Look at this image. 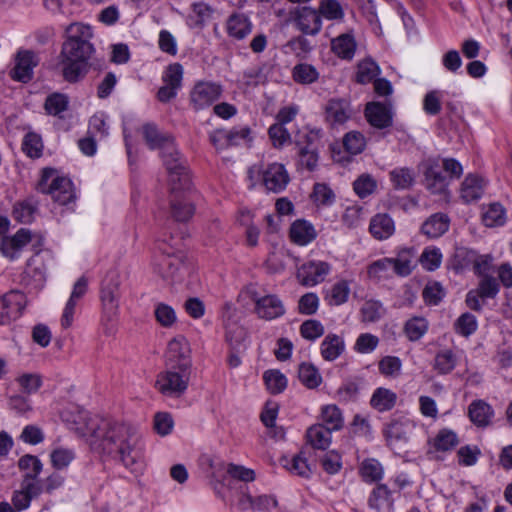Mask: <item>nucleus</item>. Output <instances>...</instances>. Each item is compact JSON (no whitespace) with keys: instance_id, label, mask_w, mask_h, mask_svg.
I'll return each mask as SVG.
<instances>
[{"instance_id":"bf43d9fd","label":"nucleus","mask_w":512,"mask_h":512,"mask_svg":"<svg viewBox=\"0 0 512 512\" xmlns=\"http://www.w3.org/2000/svg\"><path fill=\"white\" fill-rule=\"evenodd\" d=\"M376 186V181L369 174H362L353 183L354 191L361 198L372 194Z\"/></svg>"},{"instance_id":"4d7b16f0","label":"nucleus","mask_w":512,"mask_h":512,"mask_svg":"<svg viewBox=\"0 0 512 512\" xmlns=\"http://www.w3.org/2000/svg\"><path fill=\"white\" fill-rule=\"evenodd\" d=\"M301 336L309 341H314L324 334V326L320 321L309 319L300 326Z\"/></svg>"},{"instance_id":"a878e982","label":"nucleus","mask_w":512,"mask_h":512,"mask_svg":"<svg viewBox=\"0 0 512 512\" xmlns=\"http://www.w3.org/2000/svg\"><path fill=\"white\" fill-rule=\"evenodd\" d=\"M369 230L376 239L384 240L393 235L395 224L388 214H377L371 219Z\"/></svg>"},{"instance_id":"1a4fd4ad","label":"nucleus","mask_w":512,"mask_h":512,"mask_svg":"<svg viewBox=\"0 0 512 512\" xmlns=\"http://www.w3.org/2000/svg\"><path fill=\"white\" fill-rule=\"evenodd\" d=\"M424 185L432 194L446 195L449 181L442 174L441 164L437 159H428L422 164Z\"/></svg>"},{"instance_id":"473e14b6","label":"nucleus","mask_w":512,"mask_h":512,"mask_svg":"<svg viewBox=\"0 0 512 512\" xmlns=\"http://www.w3.org/2000/svg\"><path fill=\"white\" fill-rule=\"evenodd\" d=\"M227 29L230 36L236 39H243L251 32V23L243 14L230 16Z\"/></svg>"},{"instance_id":"ea45409f","label":"nucleus","mask_w":512,"mask_h":512,"mask_svg":"<svg viewBox=\"0 0 512 512\" xmlns=\"http://www.w3.org/2000/svg\"><path fill=\"white\" fill-rule=\"evenodd\" d=\"M389 176L390 181L396 189H408L413 185L415 181L414 172L406 167L393 169L389 173Z\"/></svg>"},{"instance_id":"6e6552de","label":"nucleus","mask_w":512,"mask_h":512,"mask_svg":"<svg viewBox=\"0 0 512 512\" xmlns=\"http://www.w3.org/2000/svg\"><path fill=\"white\" fill-rule=\"evenodd\" d=\"M166 367L191 369V348L184 336L179 335L169 341L166 351Z\"/></svg>"},{"instance_id":"4c0bfd02","label":"nucleus","mask_w":512,"mask_h":512,"mask_svg":"<svg viewBox=\"0 0 512 512\" xmlns=\"http://www.w3.org/2000/svg\"><path fill=\"white\" fill-rule=\"evenodd\" d=\"M18 468L23 473L22 477L37 479L43 469V464L37 456L26 454L18 460Z\"/></svg>"},{"instance_id":"49530a36","label":"nucleus","mask_w":512,"mask_h":512,"mask_svg":"<svg viewBox=\"0 0 512 512\" xmlns=\"http://www.w3.org/2000/svg\"><path fill=\"white\" fill-rule=\"evenodd\" d=\"M379 73L377 63L372 59H365L358 64L356 80L358 83L366 84L373 81Z\"/></svg>"},{"instance_id":"72a5a7b5","label":"nucleus","mask_w":512,"mask_h":512,"mask_svg":"<svg viewBox=\"0 0 512 512\" xmlns=\"http://www.w3.org/2000/svg\"><path fill=\"white\" fill-rule=\"evenodd\" d=\"M143 136L151 149L157 148L162 150L166 142L174 140L170 135L161 133L153 124H145L143 126Z\"/></svg>"},{"instance_id":"cd10ccee","label":"nucleus","mask_w":512,"mask_h":512,"mask_svg":"<svg viewBox=\"0 0 512 512\" xmlns=\"http://www.w3.org/2000/svg\"><path fill=\"white\" fill-rule=\"evenodd\" d=\"M470 420L479 427H485L493 416L492 407L483 400H475L468 407Z\"/></svg>"},{"instance_id":"f3484780","label":"nucleus","mask_w":512,"mask_h":512,"mask_svg":"<svg viewBox=\"0 0 512 512\" xmlns=\"http://www.w3.org/2000/svg\"><path fill=\"white\" fill-rule=\"evenodd\" d=\"M365 116L371 126L384 129L392 125L391 106L381 102H371L366 105Z\"/></svg>"},{"instance_id":"0e129e2a","label":"nucleus","mask_w":512,"mask_h":512,"mask_svg":"<svg viewBox=\"0 0 512 512\" xmlns=\"http://www.w3.org/2000/svg\"><path fill=\"white\" fill-rule=\"evenodd\" d=\"M343 145L349 153L359 154L365 148V138L361 133L352 131L345 135Z\"/></svg>"},{"instance_id":"ddd939ff","label":"nucleus","mask_w":512,"mask_h":512,"mask_svg":"<svg viewBox=\"0 0 512 512\" xmlns=\"http://www.w3.org/2000/svg\"><path fill=\"white\" fill-rule=\"evenodd\" d=\"M26 305V297L20 291H11L0 300V325L17 319Z\"/></svg>"},{"instance_id":"6ab92c4d","label":"nucleus","mask_w":512,"mask_h":512,"mask_svg":"<svg viewBox=\"0 0 512 512\" xmlns=\"http://www.w3.org/2000/svg\"><path fill=\"white\" fill-rule=\"evenodd\" d=\"M352 114L350 103L345 99H331L326 106V119L332 126L343 125Z\"/></svg>"},{"instance_id":"774afa93","label":"nucleus","mask_w":512,"mask_h":512,"mask_svg":"<svg viewBox=\"0 0 512 512\" xmlns=\"http://www.w3.org/2000/svg\"><path fill=\"white\" fill-rule=\"evenodd\" d=\"M67 106V97L59 93L50 95L45 102V109L51 115H59L67 109Z\"/></svg>"},{"instance_id":"4468645a","label":"nucleus","mask_w":512,"mask_h":512,"mask_svg":"<svg viewBox=\"0 0 512 512\" xmlns=\"http://www.w3.org/2000/svg\"><path fill=\"white\" fill-rule=\"evenodd\" d=\"M262 182L268 191L279 193L289 183V175L284 165L272 163L262 170Z\"/></svg>"},{"instance_id":"a19ab883","label":"nucleus","mask_w":512,"mask_h":512,"mask_svg":"<svg viewBox=\"0 0 512 512\" xmlns=\"http://www.w3.org/2000/svg\"><path fill=\"white\" fill-rule=\"evenodd\" d=\"M323 425L331 431L340 430L343 427V416L336 405H327L322 408Z\"/></svg>"},{"instance_id":"2f4dec72","label":"nucleus","mask_w":512,"mask_h":512,"mask_svg":"<svg viewBox=\"0 0 512 512\" xmlns=\"http://www.w3.org/2000/svg\"><path fill=\"white\" fill-rule=\"evenodd\" d=\"M332 50L343 59H351L356 50V42L353 35L345 33L333 39Z\"/></svg>"},{"instance_id":"0eeeda50","label":"nucleus","mask_w":512,"mask_h":512,"mask_svg":"<svg viewBox=\"0 0 512 512\" xmlns=\"http://www.w3.org/2000/svg\"><path fill=\"white\" fill-rule=\"evenodd\" d=\"M118 283L109 280L105 281L101 288L100 299L102 303V325L104 332L111 335L115 331V319L118 315Z\"/></svg>"},{"instance_id":"5fc2aeb1","label":"nucleus","mask_w":512,"mask_h":512,"mask_svg":"<svg viewBox=\"0 0 512 512\" xmlns=\"http://www.w3.org/2000/svg\"><path fill=\"white\" fill-rule=\"evenodd\" d=\"M212 13L213 10L206 2H194L192 4V11L189 14V21L193 26H202L208 19H210Z\"/></svg>"},{"instance_id":"f8f14e48","label":"nucleus","mask_w":512,"mask_h":512,"mask_svg":"<svg viewBox=\"0 0 512 512\" xmlns=\"http://www.w3.org/2000/svg\"><path fill=\"white\" fill-rule=\"evenodd\" d=\"M39 64L38 55L31 50H20L15 57V66L10 71L13 80L29 82L33 77V69Z\"/></svg>"},{"instance_id":"9d476101","label":"nucleus","mask_w":512,"mask_h":512,"mask_svg":"<svg viewBox=\"0 0 512 512\" xmlns=\"http://www.w3.org/2000/svg\"><path fill=\"white\" fill-rule=\"evenodd\" d=\"M252 300L255 304L254 312L260 319L271 321L285 314V306L277 295H253Z\"/></svg>"},{"instance_id":"603ef678","label":"nucleus","mask_w":512,"mask_h":512,"mask_svg":"<svg viewBox=\"0 0 512 512\" xmlns=\"http://www.w3.org/2000/svg\"><path fill=\"white\" fill-rule=\"evenodd\" d=\"M267 389L272 394H279L287 386V378L284 374L280 373L278 370H269L264 373L263 376Z\"/></svg>"},{"instance_id":"bb28decb","label":"nucleus","mask_w":512,"mask_h":512,"mask_svg":"<svg viewBox=\"0 0 512 512\" xmlns=\"http://www.w3.org/2000/svg\"><path fill=\"white\" fill-rule=\"evenodd\" d=\"M280 462L285 469L294 475L307 478L312 473L311 467L307 462L305 450H301L291 459L283 457L281 458Z\"/></svg>"},{"instance_id":"b1692460","label":"nucleus","mask_w":512,"mask_h":512,"mask_svg":"<svg viewBox=\"0 0 512 512\" xmlns=\"http://www.w3.org/2000/svg\"><path fill=\"white\" fill-rule=\"evenodd\" d=\"M345 350V343L341 336L329 333L325 336L320 345V353L324 360L334 361Z\"/></svg>"},{"instance_id":"a211bd4d","label":"nucleus","mask_w":512,"mask_h":512,"mask_svg":"<svg viewBox=\"0 0 512 512\" xmlns=\"http://www.w3.org/2000/svg\"><path fill=\"white\" fill-rule=\"evenodd\" d=\"M47 267L43 255L37 253L31 257L24 271L23 280L28 285L41 288L46 280Z\"/></svg>"},{"instance_id":"052dcab7","label":"nucleus","mask_w":512,"mask_h":512,"mask_svg":"<svg viewBox=\"0 0 512 512\" xmlns=\"http://www.w3.org/2000/svg\"><path fill=\"white\" fill-rule=\"evenodd\" d=\"M477 326L476 317L470 313L462 314L455 323L457 333L465 337L473 334L476 331Z\"/></svg>"},{"instance_id":"7c9ffc66","label":"nucleus","mask_w":512,"mask_h":512,"mask_svg":"<svg viewBox=\"0 0 512 512\" xmlns=\"http://www.w3.org/2000/svg\"><path fill=\"white\" fill-rule=\"evenodd\" d=\"M226 475L230 478L227 479L225 477V484L228 489L232 490L235 488L234 482L235 481H242V482H252L255 480V472L252 469L246 468L242 465H236L233 463H230L226 466L225 469ZM223 487V485H220Z\"/></svg>"},{"instance_id":"39448f33","label":"nucleus","mask_w":512,"mask_h":512,"mask_svg":"<svg viewBox=\"0 0 512 512\" xmlns=\"http://www.w3.org/2000/svg\"><path fill=\"white\" fill-rule=\"evenodd\" d=\"M37 189L41 193L50 194L54 201L61 205H66L74 199L72 182L66 177L57 176L52 168L43 169Z\"/></svg>"},{"instance_id":"e2e57ef3","label":"nucleus","mask_w":512,"mask_h":512,"mask_svg":"<svg viewBox=\"0 0 512 512\" xmlns=\"http://www.w3.org/2000/svg\"><path fill=\"white\" fill-rule=\"evenodd\" d=\"M154 314L158 323L163 327H171L177 319L174 309L164 303L156 305Z\"/></svg>"},{"instance_id":"20e7f679","label":"nucleus","mask_w":512,"mask_h":512,"mask_svg":"<svg viewBox=\"0 0 512 512\" xmlns=\"http://www.w3.org/2000/svg\"><path fill=\"white\" fill-rule=\"evenodd\" d=\"M158 254L154 259V271L164 280L173 281L183 266V255L174 245L168 243L167 239L157 241Z\"/></svg>"},{"instance_id":"aec40b11","label":"nucleus","mask_w":512,"mask_h":512,"mask_svg":"<svg viewBox=\"0 0 512 512\" xmlns=\"http://www.w3.org/2000/svg\"><path fill=\"white\" fill-rule=\"evenodd\" d=\"M484 179L476 174H468L460 187V197L465 203L479 200L485 190Z\"/></svg>"},{"instance_id":"37998d69","label":"nucleus","mask_w":512,"mask_h":512,"mask_svg":"<svg viewBox=\"0 0 512 512\" xmlns=\"http://www.w3.org/2000/svg\"><path fill=\"white\" fill-rule=\"evenodd\" d=\"M457 357L451 350H443L436 354L434 359V369L439 374H448L456 366Z\"/></svg>"},{"instance_id":"864d4df0","label":"nucleus","mask_w":512,"mask_h":512,"mask_svg":"<svg viewBox=\"0 0 512 512\" xmlns=\"http://www.w3.org/2000/svg\"><path fill=\"white\" fill-rule=\"evenodd\" d=\"M74 458V451L63 447L54 449L50 454L51 464L56 470L67 468Z\"/></svg>"},{"instance_id":"2eb2a0df","label":"nucleus","mask_w":512,"mask_h":512,"mask_svg":"<svg viewBox=\"0 0 512 512\" xmlns=\"http://www.w3.org/2000/svg\"><path fill=\"white\" fill-rule=\"evenodd\" d=\"M293 15V19L302 33L316 35L320 32L322 22L317 10L304 6L297 8Z\"/></svg>"},{"instance_id":"f257e3e1","label":"nucleus","mask_w":512,"mask_h":512,"mask_svg":"<svg viewBox=\"0 0 512 512\" xmlns=\"http://www.w3.org/2000/svg\"><path fill=\"white\" fill-rule=\"evenodd\" d=\"M82 436H90L93 449L121 462L133 473L144 469L141 434L130 423L93 417L84 426L76 427Z\"/></svg>"},{"instance_id":"393cba45","label":"nucleus","mask_w":512,"mask_h":512,"mask_svg":"<svg viewBox=\"0 0 512 512\" xmlns=\"http://www.w3.org/2000/svg\"><path fill=\"white\" fill-rule=\"evenodd\" d=\"M412 424L408 420L391 421L385 429V436L390 445L407 442L412 429Z\"/></svg>"},{"instance_id":"13d9d810","label":"nucleus","mask_w":512,"mask_h":512,"mask_svg":"<svg viewBox=\"0 0 512 512\" xmlns=\"http://www.w3.org/2000/svg\"><path fill=\"white\" fill-rule=\"evenodd\" d=\"M320 463L323 470L331 475L338 473L342 468L341 455L334 450L325 453L321 457Z\"/></svg>"},{"instance_id":"09e8293b","label":"nucleus","mask_w":512,"mask_h":512,"mask_svg":"<svg viewBox=\"0 0 512 512\" xmlns=\"http://www.w3.org/2000/svg\"><path fill=\"white\" fill-rule=\"evenodd\" d=\"M321 138V131L319 129L305 128L300 130L295 138V143L298 147H307V149H318Z\"/></svg>"},{"instance_id":"f704fd0d","label":"nucleus","mask_w":512,"mask_h":512,"mask_svg":"<svg viewBox=\"0 0 512 512\" xmlns=\"http://www.w3.org/2000/svg\"><path fill=\"white\" fill-rule=\"evenodd\" d=\"M396 394L386 388H378L373 393L370 404L378 411H387L393 408L396 403Z\"/></svg>"},{"instance_id":"338daca9","label":"nucleus","mask_w":512,"mask_h":512,"mask_svg":"<svg viewBox=\"0 0 512 512\" xmlns=\"http://www.w3.org/2000/svg\"><path fill=\"white\" fill-rule=\"evenodd\" d=\"M183 77V67L179 63L170 64L163 73L164 83L177 89L181 88Z\"/></svg>"},{"instance_id":"dca6fc26","label":"nucleus","mask_w":512,"mask_h":512,"mask_svg":"<svg viewBox=\"0 0 512 512\" xmlns=\"http://www.w3.org/2000/svg\"><path fill=\"white\" fill-rule=\"evenodd\" d=\"M330 271V265L322 261H310L303 264L297 272V278L305 286H314L324 281Z\"/></svg>"},{"instance_id":"6e6d98bb","label":"nucleus","mask_w":512,"mask_h":512,"mask_svg":"<svg viewBox=\"0 0 512 512\" xmlns=\"http://www.w3.org/2000/svg\"><path fill=\"white\" fill-rule=\"evenodd\" d=\"M88 134L99 139L108 135L106 116L103 112L96 113L90 118Z\"/></svg>"},{"instance_id":"5701e85b","label":"nucleus","mask_w":512,"mask_h":512,"mask_svg":"<svg viewBox=\"0 0 512 512\" xmlns=\"http://www.w3.org/2000/svg\"><path fill=\"white\" fill-rule=\"evenodd\" d=\"M181 190L171 189V215L176 221L184 222L189 220L194 214L193 205L180 194Z\"/></svg>"},{"instance_id":"7ed1b4c3","label":"nucleus","mask_w":512,"mask_h":512,"mask_svg":"<svg viewBox=\"0 0 512 512\" xmlns=\"http://www.w3.org/2000/svg\"><path fill=\"white\" fill-rule=\"evenodd\" d=\"M161 151L164 166L168 172L171 189L186 190L190 186V177L187 170L186 160L177 150L174 140L166 142Z\"/></svg>"},{"instance_id":"69168bd1","label":"nucleus","mask_w":512,"mask_h":512,"mask_svg":"<svg viewBox=\"0 0 512 512\" xmlns=\"http://www.w3.org/2000/svg\"><path fill=\"white\" fill-rule=\"evenodd\" d=\"M458 444V437L455 432L447 429L441 430L434 440L437 450L447 451Z\"/></svg>"},{"instance_id":"c9c22d12","label":"nucleus","mask_w":512,"mask_h":512,"mask_svg":"<svg viewBox=\"0 0 512 512\" xmlns=\"http://www.w3.org/2000/svg\"><path fill=\"white\" fill-rule=\"evenodd\" d=\"M202 461L211 469V485L213 486L214 490L217 493H219L220 485L225 484V476L223 475V472L226 469L225 463L222 461H218L211 456H203Z\"/></svg>"},{"instance_id":"9b49d317","label":"nucleus","mask_w":512,"mask_h":512,"mask_svg":"<svg viewBox=\"0 0 512 512\" xmlns=\"http://www.w3.org/2000/svg\"><path fill=\"white\" fill-rule=\"evenodd\" d=\"M221 86L212 82H198L190 92V103L195 110L204 109L213 104L221 95Z\"/></svg>"},{"instance_id":"de8ad7c7","label":"nucleus","mask_w":512,"mask_h":512,"mask_svg":"<svg viewBox=\"0 0 512 512\" xmlns=\"http://www.w3.org/2000/svg\"><path fill=\"white\" fill-rule=\"evenodd\" d=\"M293 79L297 83L311 84L319 78V73L316 68L307 63L297 64L293 68Z\"/></svg>"},{"instance_id":"c756f323","label":"nucleus","mask_w":512,"mask_h":512,"mask_svg":"<svg viewBox=\"0 0 512 512\" xmlns=\"http://www.w3.org/2000/svg\"><path fill=\"white\" fill-rule=\"evenodd\" d=\"M331 433L323 424H316L307 430L306 438L314 449L325 450L331 444Z\"/></svg>"},{"instance_id":"e433bc0d","label":"nucleus","mask_w":512,"mask_h":512,"mask_svg":"<svg viewBox=\"0 0 512 512\" xmlns=\"http://www.w3.org/2000/svg\"><path fill=\"white\" fill-rule=\"evenodd\" d=\"M298 377L301 383L309 389L317 388L322 382V376L318 369L310 363L299 365Z\"/></svg>"},{"instance_id":"423d86ee","label":"nucleus","mask_w":512,"mask_h":512,"mask_svg":"<svg viewBox=\"0 0 512 512\" xmlns=\"http://www.w3.org/2000/svg\"><path fill=\"white\" fill-rule=\"evenodd\" d=\"M191 376V369H179L167 367L160 373L156 380V387L166 396L179 397L188 388Z\"/></svg>"},{"instance_id":"8fccbe9b","label":"nucleus","mask_w":512,"mask_h":512,"mask_svg":"<svg viewBox=\"0 0 512 512\" xmlns=\"http://www.w3.org/2000/svg\"><path fill=\"white\" fill-rule=\"evenodd\" d=\"M428 329V322L423 317H414L405 324V334L411 341L419 340Z\"/></svg>"},{"instance_id":"58836bf2","label":"nucleus","mask_w":512,"mask_h":512,"mask_svg":"<svg viewBox=\"0 0 512 512\" xmlns=\"http://www.w3.org/2000/svg\"><path fill=\"white\" fill-rule=\"evenodd\" d=\"M226 341L229 343L232 350L240 351L244 348V341L246 339V330L244 327L235 322H228L225 325Z\"/></svg>"},{"instance_id":"f03ea898","label":"nucleus","mask_w":512,"mask_h":512,"mask_svg":"<svg viewBox=\"0 0 512 512\" xmlns=\"http://www.w3.org/2000/svg\"><path fill=\"white\" fill-rule=\"evenodd\" d=\"M66 39L60 52L63 76L69 82H76L86 72V65L95 49L91 43L92 28L82 23H72L66 30Z\"/></svg>"},{"instance_id":"c85d7f7f","label":"nucleus","mask_w":512,"mask_h":512,"mask_svg":"<svg viewBox=\"0 0 512 512\" xmlns=\"http://www.w3.org/2000/svg\"><path fill=\"white\" fill-rule=\"evenodd\" d=\"M290 237L294 243L303 246L316 238V231L309 222L297 220L290 228Z\"/></svg>"},{"instance_id":"680f3d73","label":"nucleus","mask_w":512,"mask_h":512,"mask_svg":"<svg viewBox=\"0 0 512 512\" xmlns=\"http://www.w3.org/2000/svg\"><path fill=\"white\" fill-rule=\"evenodd\" d=\"M287 52L293 53L298 58H305L311 51L310 42L301 36L295 37L285 45Z\"/></svg>"},{"instance_id":"3c124183","label":"nucleus","mask_w":512,"mask_h":512,"mask_svg":"<svg viewBox=\"0 0 512 512\" xmlns=\"http://www.w3.org/2000/svg\"><path fill=\"white\" fill-rule=\"evenodd\" d=\"M476 290L480 293L481 299H493L497 296L500 286L496 278L490 275H484L478 283Z\"/></svg>"},{"instance_id":"412c9836","label":"nucleus","mask_w":512,"mask_h":512,"mask_svg":"<svg viewBox=\"0 0 512 512\" xmlns=\"http://www.w3.org/2000/svg\"><path fill=\"white\" fill-rule=\"evenodd\" d=\"M368 505L376 512H393L394 498L392 492L384 484L377 485L369 496Z\"/></svg>"},{"instance_id":"4be33fe9","label":"nucleus","mask_w":512,"mask_h":512,"mask_svg":"<svg viewBox=\"0 0 512 512\" xmlns=\"http://www.w3.org/2000/svg\"><path fill=\"white\" fill-rule=\"evenodd\" d=\"M449 217L444 213H435L425 220L421 233L430 239L438 238L448 231Z\"/></svg>"},{"instance_id":"79ce46f5","label":"nucleus","mask_w":512,"mask_h":512,"mask_svg":"<svg viewBox=\"0 0 512 512\" xmlns=\"http://www.w3.org/2000/svg\"><path fill=\"white\" fill-rule=\"evenodd\" d=\"M360 474L366 482H377L383 477V467L378 460L369 458L362 462Z\"/></svg>"},{"instance_id":"a18cd8bd","label":"nucleus","mask_w":512,"mask_h":512,"mask_svg":"<svg viewBox=\"0 0 512 512\" xmlns=\"http://www.w3.org/2000/svg\"><path fill=\"white\" fill-rule=\"evenodd\" d=\"M482 220L485 226L495 227L501 226L505 223V210L499 203L490 204L482 215Z\"/></svg>"},{"instance_id":"c03bdc74","label":"nucleus","mask_w":512,"mask_h":512,"mask_svg":"<svg viewBox=\"0 0 512 512\" xmlns=\"http://www.w3.org/2000/svg\"><path fill=\"white\" fill-rule=\"evenodd\" d=\"M23 152L30 158H38L42 154L43 142L39 134L28 132L22 142Z\"/></svg>"}]
</instances>
